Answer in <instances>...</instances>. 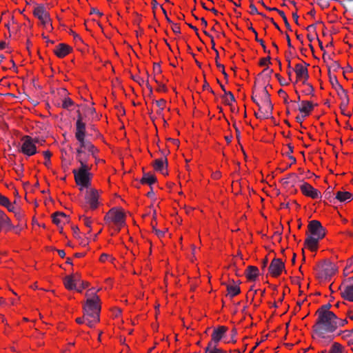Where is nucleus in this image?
Instances as JSON below:
<instances>
[{
	"mask_svg": "<svg viewBox=\"0 0 353 353\" xmlns=\"http://www.w3.org/2000/svg\"><path fill=\"white\" fill-rule=\"evenodd\" d=\"M212 353H227L225 350L219 348L218 346H214Z\"/></svg>",
	"mask_w": 353,
	"mask_h": 353,
	"instance_id": "64",
	"label": "nucleus"
},
{
	"mask_svg": "<svg viewBox=\"0 0 353 353\" xmlns=\"http://www.w3.org/2000/svg\"><path fill=\"white\" fill-rule=\"evenodd\" d=\"M215 61H216V65L217 68L221 70V72L224 75L225 79H228V75L225 70L224 65L223 64H221L220 63H219L218 59H216V57H215Z\"/></svg>",
	"mask_w": 353,
	"mask_h": 353,
	"instance_id": "37",
	"label": "nucleus"
},
{
	"mask_svg": "<svg viewBox=\"0 0 353 353\" xmlns=\"http://www.w3.org/2000/svg\"><path fill=\"white\" fill-rule=\"evenodd\" d=\"M84 150V148L79 145V147L77 149V159L83 155L85 153Z\"/></svg>",
	"mask_w": 353,
	"mask_h": 353,
	"instance_id": "54",
	"label": "nucleus"
},
{
	"mask_svg": "<svg viewBox=\"0 0 353 353\" xmlns=\"http://www.w3.org/2000/svg\"><path fill=\"white\" fill-rule=\"evenodd\" d=\"M77 161L80 163V168H82V163L83 165H84L85 167H90L88 164V158L84 157L83 155L77 158Z\"/></svg>",
	"mask_w": 353,
	"mask_h": 353,
	"instance_id": "38",
	"label": "nucleus"
},
{
	"mask_svg": "<svg viewBox=\"0 0 353 353\" xmlns=\"http://www.w3.org/2000/svg\"><path fill=\"white\" fill-rule=\"evenodd\" d=\"M85 296L88 298L83 307V318H85L86 324L92 327L100 321V298L93 292H87Z\"/></svg>",
	"mask_w": 353,
	"mask_h": 353,
	"instance_id": "1",
	"label": "nucleus"
},
{
	"mask_svg": "<svg viewBox=\"0 0 353 353\" xmlns=\"http://www.w3.org/2000/svg\"><path fill=\"white\" fill-rule=\"evenodd\" d=\"M250 8L251 9L250 14H262L261 12H259L256 8V7L254 6V3H251L250 5Z\"/></svg>",
	"mask_w": 353,
	"mask_h": 353,
	"instance_id": "51",
	"label": "nucleus"
},
{
	"mask_svg": "<svg viewBox=\"0 0 353 353\" xmlns=\"http://www.w3.org/2000/svg\"><path fill=\"white\" fill-rule=\"evenodd\" d=\"M7 202L8 203H5V205H1L6 208L8 211L12 212L14 213L17 211L16 208L12 204L10 203V200L8 198H7Z\"/></svg>",
	"mask_w": 353,
	"mask_h": 353,
	"instance_id": "40",
	"label": "nucleus"
},
{
	"mask_svg": "<svg viewBox=\"0 0 353 353\" xmlns=\"http://www.w3.org/2000/svg\"><path fill=\"white\" fill-rule=\"evenodd\" d=\"M155 103H156L157 105L159 108V110L157 112V113L160 114L161 113V112L163 111V110L164 109L166 101L164 99H161L155 101Z\"/></svg>",
	"mask_w": 353,
	"mask_h": 353,
	"instance_id": "34",
	"label": "nucleus"
},
{
	"mask_svg": "<svg viewBox=\"0 0 353 353\" xmlns=\"http://www.w3.org/2000/svg\"><path fill=\"white\" fill-rule=\"evenodd\" d=\"M270 57L268 56L265 58H262L260 59L259 61V65L260 66H264V65H266L268 64H270L271 63V61H270Z\"/></svg>",
	"mask_w": 353,
	"mask_h": 353,
	"instance_id": "46",
	"label": "nucleus"
},
{
	"mask_svg": "<svg viewBox=\"0 0 353 353\" xmlns=\"http://www.w3.org/2000/svg\"><path fill=\"white\" fill-rule=\"evenodd\" d=\"M157 181V178L154 175L151 174L150 172H143V176L140 180L141 184H148L150 187L153 183Z\"/></svg>",
	"mask_w": 353,
	"mask_h": 353,
	"instance_id": "24",
	"label": "nucleus"
},
{
	"mask_svg": "<svg viewBox=\"0 0 353 353\" xmlns=\"http://www.w3.org/2000/svg\"><path fill=\"white\" fill-rule=\"evenodd\" d=\"M70 276L71 277H72V279H74V281L78 284L79 283L81 282L82 281L81 280V276L78 273H76V274H70Z\"/></svg>",
	"mask_w": 353,
	"mask_h": 353,
	"instance_id": "53",
	"label": "nucleus"
},
{
	"mask_svg": "<svg viewBox=\"0 0 353 353\" xmlns=\"http://www.w3.org/2000/svg\"><path fill=\"white\" fill-rule=\"evenodd\" d=\"M43 156L46 160L44 164L46 166L48 167L50 163V157L52 156V154L49 150H46L43 152Z\"/></svg>",
	"mask_w": 353,
	"mask_h": 353,
	"instance_id": "36",
	"label": "nucleus"
},
{
	"mask_svg": "<svg viewBox=\"0 0 353 353\" xmlns=\"http://www.w3.org/2000/svg\"><path fill=\"white\" fill-rule=\"evenodd\" d=\"M318 317L312 327L314 332H325L332 334L336 330V314H317Z\"/></svg>",
	"mask_w": 353,
	"mask_h": 353,
	"instance_id": "4",
	"label": "nucleus"
},
{
	"mask_svg": "<svg viewBox=\"0 0 353 353\" xmlns=\"http://www.w3.org/2000/svg\"><path fill=\"white\" fill-rule=\"evenodd\" d=\"M80 218L83 219V223L85 224V225L90 228V230L88 232H90L91 225H92V221H91L90 218L85 216H82Z\"/></svg>",
	"mask_w": 353,
	"mask_h": 353,
	"instance_id": "41",
	"label": "nucleus"
},
{
	"mask_svg": "<svg viewBox=\"0 0 353 353\" xmlns=\"http://www.w3.org/2000/svg\"><path fill=\"white\" fill-rule=\"evenodd\" d=\"M132 79L137 81L140 85H142L145 83V81L139 77L132 76Z\"/></svg>",
	"mask_w": 353,
	"mask_h": 353,
	"instance_id": "58",
	"label": "nucleus"
},
{
	"mask_svg": "<svg viewBox=\"0 0 353 353\" xmlns=\"http://www.w3.org/2000/svg\"><path fill=\"white\" fill-rule=\"evenodd\" d=\"M227 330V327L223 325H220L214 328L212 333V339L210 343L215 346H218L219 343L225 336Z\"/></svg>",
	"mask_w": 353,
	"mask_h": 353,
	"instance_id": "12",
	"label": "nucleus"
},
{
	"mask_svg": "<svg viewBox=\"0 0 353 353\" xmlns=\"http://www.w3.org/2000/svg\"><path fill=\"white\" fill-rule=\"evenodd\" d=\"M152 231L155 233V234L159 238H161L162 236H164V234H165L164 231H162V230H158V228H156V227L153 223H152Z\"/></svg>",
	"mask_w": 353,
	"mask_h": 353,
	"instance_id": "44",
	"label": "nucleus"
},
{
	"mask_svg": "<svg viewBox=\"0 0 353 353\" xmlns=\"http://www.w3.org/2000/svg\"><path fill=\"white\" fill-rule=\"evenodd\" d=\"M90 14H98L99 17H101L103 16V13L101 12L98 9L95 8H91V10H90Z\"/></svg>",
	"mask_w": 353,
	"mask_h": 353,
	"instance_id": "62",
	"label": "nucleus"
},
{
	"mask_svg": "<svg viewBox=\"0 0 353 353\" xmlns=\"http://www.w3.org/2000/svg\"><path fill=\"white\" fill-rule=\"evenodd\" d=\"M50 21H51L50 17H47L46 19L41 20V23L46 28H47L48 26H49L52 28V24L50 23Z\"/></svg>",
	"mask_w": 353,
	"mask_h": 353,
	"instance_id": "49",
	"label": "nucleus"
},
{
	"mask_svg": "<svg viewBox=\"0 0 353 353\" xmlns=\"http://www.w3.org/2000/svg\"><path fill=\"white\" fill-rule=\"evenodd\" d=\"M329 353H343V347L339 343H334Z\"/></svg>",
	"mask_w": 353,
	"mask_h": 353,
	"instance_id": "32",
	"label": "nucleus"
},
{
	"mask_svg": "<svg viewBox=\"0 0 353 353\" xmlns=\"http://www.w3.org/2000/svg\"><path fill=\"white\" fill-rule=\"evenodd\" d=\"M63 284L65 288L68 290H73L77 289V283L70 275L65 276L63 279Z\"/></svg>",
	"mask_w": 353,
	"mask_h": 353,
	"instance_id": "26",
	"label": "nucleus"
},
{
	"mask_svg": "<svg viewBox=\"0 0 353 353\" xmlns=\"http://www.w3.org/2000/svg\"><path fill=\"white\" fill-rule=\"evenodd\" d=\"M52 222L57 225L58 227H59V225L61 224V219H59V216L56 215L54 213L52 214Z\"/></svg>",
	"mask_w": 353,
	"mask_h": 353,
	"instance_id": "52",
	"label": "nucleus"
},
{
	"mask_svg": "<svg viewBox=\"0 0 353 353\" xmlns=\"http://www.w3.org/2000/svg\"><path fill=\"white\" fill-rule=\"evenodd\" d=\"M72 232H73V235L75 238H79V229L77 226L74 225V226H72Z\"/></svg>",
	"mask_w": 353,
	"mask_h": 353,
	"instance_id": "59",
	"label": "nucleus"
},
{
	"mask_svg": "<svg viewBox=\"0 0 353 353\" xmlns=\"http://www.w3.org/2000/svg\"><path fill=\"white\" fill-rule=\"evenodd\" d=\"M331 307H332V305L330 303L323 305L317 310L316 314H326V315L329 314L331 316H332V314H335L333 312H331L330 310Z\"/></svg>",
	"mask_w": 353,
	"mask_h": 353,
	"instance_id": "29",
	"label": "nucleus"
},
{
	"mask_svg": "<svg viewBox=\"0 0 353 353\" xmlns=\"http://www.w3.org/2000/svg\"><path fill=\"white\" fill-rule=\"evenodd\" d=\"M104 221L109 225L113 223L115 230L119 232L125 224V214L121 210L112 208L105 215Z\"/></svg>",
	"mask_w": 353,
	"mask_h": 353,
	"instance_id": "6",
	"label": "nucleus"
},
{
	"mask_svg": "<svg viewBox=\"0 0 353 353\" xmlns=\"http://www.w3.org/2000/svg\"><path fill=\"white\" fill-rule=\"evenodd\" d=\"M237 334V331L235 328H233L231 331V342L232 343H235L236 342V340L234 339V337L236 336Z\"/></svg>",
	"mask_w": 353,
	"mask_h": 353,
	"instance_id": "60",
	"label": "nucleus"
},
{
	"mask_svg": "<svg viewBox=\"0 0 353 353\" xmlns=\"http://www.w3.org/2000/svg\"><path fill=\"white\" fill-rule=\"evenodd\" d=\"M272 112V110H270L267 107V108H265L264 110H261V117H263V119H268V118L271 117Z\"/></svg>",
	"mask_w": 353,
	"mask_h": 353,
	"instance_id": "39",
	"label": "nucleus"
},
{
	"mask_svg": "<svg viewBox=\"0 0 353 353\" xmlns=\"http://www.w3.org/2000/svg\"><path fill=\"white\" fill-rule=\"evenodd\" d=\"M310 235L305 240V245L311 251H316L318 248L319 242L325 236V229L321 222L317 220H312L308 224Z\"/></svg>",
	"mask_w": 353,
	"mask_h": 353,
	"instance_id": "3",
	"label": "nucleus"
},
{
	"mask_svg": "<svg viewBox=\"0 0 353 353\" xmlns=\"http://www.w3.org/2000/svg\"><path fill=\"white\" fill-rule=\"evenodd\" d=\"M220 87L222 89V90L224 92L225 95L230 97L231 101L234 102L236 101L234 94L230 91H226L225 86L222 83H220Z\"/></svg>",
	"mask_w": 353,
	"mask_h": 353,
	"instance_id": "42",
	"label": "nucleus"
},
{
	"mask_svg": "<svg viewBox=\"0 0 353 353\" xmlns=\"http://www.w3.org/2000/svg\"><path fill=\"white\" fill-rule=\"evenodd\" d=\"M303 63L305 64V66H303L302 64L297 63L294 69V72H296V77L299 80H301V79L309 78L308 70L307 69V66H308L309 64L307 63L306 62Z\"/></svg>",
	"mask_w": 353,
	"mask_h": 353,
	"instance_id": "16",
	"label": "nucleus"
},
{
	"mask_svg": "<svg viewBox=\"0 0 353 353\" xmlns=\"http://www.w3.org/2000/svg\"><path fill=\"white\" fill-rule=\"evenodd\" d=\"M33 14L40 21L43 19H46L47 17H50L49 13L47 12L43 5L40 4L34 7L33 10Z\"/></svg>",
	"mask_w": 353,
	"mask_h": 353,
	"instance_id": "18",
	"label": "nucleus"
},
{
	"mask_svg": "<svg viewBox=\"0 0 353 353\" xmlns=\"http://www.w3.org/2000/svg\"><path fill=\"white\" fill-rule=\"evenodd\" d=\"M315 335L317 336L318 343L322 346H327L334 339V335L331 334H327L325 332H314Z\"/></svg>",
	"mask_w": 353,
	"mask_h": 353,
	"instance_id": "14",
	"label": "nucleus"
},
{
	"mask_svg": "<svg viewBox=\"0 0 353 353\" xmlns=\"http://www.w3.org/2000/svg\"><path fill=\"white\" fill-rule=\"evenodd\" d=\"M23 144L19 151L28 157L32 156L37 153V147L35 143L39 142L38 139H32L30 136H24L22 138Z\"/></svg>",
	"mask_w": 353,
	"mask_h": 353,
	"instance_id": "8",
	"label": "nucleus"
},
{
	"mask_svg": "<svg viewBox=\"0 0 353 353\" xmlns=\"http://www.w3.org/2000/svg\"><path fill=\"white\" fill-rule=\"evenodd\" d=\"M164 157L157 159L152 163V165L154 170L159 172H163V170L168 168V160L165 157V154L162 152Z\"/></svg>",
	"mask_w": 353,
	"mask_h": 353,
	"instance_id": "19",
	"label": "nucleus"
},
{
	"mask_svg": "<svg viewBox=\"0 0 353 353\" xmlns=\"http://www.w3.org/2000/svg\"><path fill=\"white\" fill-rule=\"evenodd\" d=\"M284 268L285 263L280 259L274 258L271 261L268 270L272 276L277 277L281 274Z\"/></svg>",
	"mask_w": 353,
	"mask_h": 353,
	"instance_id": "11",
	"label": "nucleus"
},
{
	"mask_svg": "<svg viewBox=\"0 0 353 353\" xmlns=\"http://www.w3.org/2000/svg\"><path fill=\"white\" fill-rule=\"evenodd\" d=\"M302 193L312 199H318L321 197V193L318 190L314 188L310 184L307 183H303L301 187Z\"/></svg>",
	"mask_w": 353,
	"mask_h": 353,
	"instance_id": "13",
	"label": "nucleus"
},
{
	"mask_svg": "<svg viewBox=\"0 0 353 353\" xmlns=\"http://www.w3.org/2000/svg\"><path fill=\"white\" fill-rule=\"evenodd\" d=\"M353 259H349L347 260V265L343 270V274L345 276H347L350 273L353 272Z\"/></svg>",
	"mask_w": 353,
	"mask_h": 353,
	"instance_id": "31",
	"label": "nucleus"
},
{
	"mask_svg": "<svg viewBox=\"0 0 353 353\" xmlns=\"http://www.w3.org/2000/svg\"><path fill=\"white\" fill-rule=\"evenodd\" d=\"M70 34H72L74 37V39L76 40V41H82L81 40V38L80 37V36L79 34H77L76 32H74V31L72 30H70Z\"/></svg>",
	"mask_w": 353,
	"mask_h": 353,
	"instance_id": "63",
	"label": "nucleus"
},
{
	"mask_svg": "<svg viewBox=\"0 0 353 353\" xmlns=\"http://www.w3.org/2000/svg\"><path fill=\"white\" fill-rule=\"evenodd\" d=\"M278 93L280 96L282 97V98H283L284 103L285 104H288L289 102L288 101V94H286V92L283 90L281 89L279 90Z\"/></svg>",
	"mask_w": 353,
	"mask_h": 353,
	"instance_id": "50",
	"label": "nucleus"
},
{
	"mask_svg": "<svg viewBox=\"0 0 353 353\" xmlns=\"http://www.w3.org/2000/svg\"><path fill=\"white\" fill-rule=\"evenodd\" d=\"M316 2L323 9L330 6V0H317Z\"/></svg>",
	"mask_w": 353,
	"mask_h": 353,
	"instance_id": "45",
	"label": "nucleus"
},
{
	"mask_svg": "<svg viewBox=\"0 0 353 353\" xmlns=\"http://www.w3.org/2000/svg\"><path fill=\"white\" fill-rule=\"evenodd\" d=\"M314 105H314L311 101H302L301 105L299 107V110L301 113L305 114V116H308L313 110Z\"/></svg>",
	"mask_w": 353,
	"mask_h": 353,
	"instance_id": "21",
	"label": "nucleus"
},
{
	"mask_svg": "<svg viewBox=\"0 0 353 353\" xmlns=\"http://www.w3.org/2000/svg\"><path fill=\"white\" fill-rule=\"evenodd\" d=\"M275 77H276V78L279 80V83H280V84H281V85H283H283H287L288 84V82H286V81H285V79H283L281 77V75H280L279 74H275Z\"/></svg>",
	"mask_w": 353,
	"mask_h": 353,
	"instance_id": "56",
	"label": "nucleus"
},
{
	"mask_svg": "<svg viewBox=\"0 0 353 353\" xmlns=\"http://www.w3.org/2000/svg\"><path fill=\"white\" fill-rule=\"evenodd\" d=\"M321 268L325 279L331 277L336 271L335 265L330 261L327 260H325L322 263Z\"/></svg>",
	"mask_w": 353,
	"mask_h": 353,
	"instance_id": "15",
	"label": "nucleus"
},
{
	"mask_svg": "<svg viewBox=\"0 0 353 353\" xmlns=\"http://www.w3.org/2000/svg\"><path fill=\"white\" fill-rule=\"evenodd\" d=\"M72 51V48L65 43H59L54 49V53L59 57L63 58Z\"/></svg>",
	"mask_w": 353,
	"mask_h": 353,
	"instance_id": "17",
	"label": "nucleus"
},
{
	"mask_svg": "<svg viewBox=\"0 0 353 353\" xmlns=\"http://www.w3.org/2000/svg\"><path fill=\"white\" fill-rule=\"evenodd\" d=\"M90 169L91 167H85L82 164V168H79V170L74 169L72 171L76 183L81 186V190H82V188H88L90 185L92 176L90 172Z\"/></svg>",
	"mask_w": 353,
	"mask_h": 353,
	"instance_id": "7",
	"label": "nucleus"
},
{
	"mask_svg": "<svg viewBox=\"0 0 353 353\" xmlns=\"http://www.w3.org/2000/svg\"><path fill=\"white\" fill-rule=\"evenodd\" d=\"M273 70L272 69H269V68H265L261 74L259 75H261L262 74H264V75L268 78L270 79L271 77V74H272Z\"/></svg>",
	"mask_w": 353,
	"mask_h": 353,
	"instance_id": "48",
	"label": "nucleus"
},
{
	"mask_svg": "<svg viewBox=\"0 0 353 353\" xmlns=\"http://www.w3.org/2000/svg\"><path fill=\"white\" fill-rule=\"evenodd\" d=\"M203 90H209L211 93H212L213 94H214V92L212 90V88H210V85H209V83L205 81H204V84L203 85Z\"/></svg>",
	"mask_w": 353,
	"mask_h": 353,
	"instance_id": "61",
	"label": "nucleus"
},
{
	"mask_svg": "<svg viewBox=\"0 0 353 353\" xmlns=\"http://www.w3.org/2000/svg\"><path fill=\"white\" fill-rule=\"evenodd\" d=\"M73 104H74L73 101L70 98L67 97V98H65L63 101L62 108L64 109H67L69 107L72 106Z\"/></svg>",
	"mask_w": 353,
	"mask_h": 353,
	"instance_id": "35",
	"label": "nucleus"
},
{
	"mask_svg": "<svg viewBox=\"0 0 353 353\" xmlns=\"http://www.w3.org/2000/svg\"><path fill=\"white\" fill-rule=\"evenodd\" d=\"M329 79L332 88L337 92L338 96L341 99V103L340 105V109L341 113L348 117H351V113L345 112V108L347 106L350 99L347 94V92L343 88L339 83L337 77L335 75H332L330 70L328 71Z\"/></svg>",
	"mask_w": 353,
	"mask_h": 353,
	"instance_id": "5",
	"label": "nucleus"
},
{
	"mask_svg": "<svg viewBox=\"0 0 353 353\" xmlns=\"http://www.w3.org/2000/svg\"><path fill=\"white\" fill-rule=\"evenodd\" d=\"M223 285H225L228 291V295L230 298H233L241 292L240 287L237 284L232 285L223 283Z\"/></svg>",
	"mask_w": 353,
	"mask_h": 353,
	"instance_id": "23",
	"label": "nucleus"
},
{
	"mask_svg": "<svg viewBox=\"0 0 353 353\" xmlns=\"http://www.w3.org/2000/svg\"><path fill=\"white\" fill-rule=\"evenodd\" d=\"M77 118L75 125V138L78 141L79 145L84 148L90 154L97 159L96 154L98 153V149L88 139L86 136V123L85 116H83L79 110L77 111Z\"/></svg>",
	"mask_w": 353,
	"mask_h": 353,
	"instance_id": "2",
	"label": "nucleus"
},
{
	"mask_svg": "<svg viewBox=\"0 0 353 353\" xmlns=\"http://www.w3.org/2000/svg\"><path fill=\"white\" fill-rule=\"evenodd\" d=\"M335 199L340 202L350 201L353 199V194L349 192H337Z\"/></svg>",
	"mask_w": 353,
	"mask_h": 353,
	"instance_id": "25",
	"label": "nucleus"
},
{
	"mask_svg": "<svg viewBox=\"0 0 353 353\" xmlns=\"http://www.w3.org/2000/svg\"><path fill=\"white\" fill-rule=\"evenodd\" d=\"M333 189L331 187L327 188V189L324 192L323 196L325 199L330 200L332 201V199H335L332 196Z\"/></svg>",
	"mask_w": 353,
	"mask_h": 353,
	"instance_id": "33",
	"label": "nucleus"
},
{
	"mask_svg": "<svg viewBox=\"0 0 353 353\" xmlns=\"http://www.w3.org/2000/svg\"><path fill=\"white\" fill-rule=\"evenodd\" d=\"M172 30L175 34H180L181 33V29L179 27V25L178 23H174L172 22Z\"/></svg>",
	"mask_w": 353,
	"mask_h": 353,
	"instance_id": "55",
	"label": "nucleus"
},
{
	"mask_svg": "<svg viewBox=\"0 0 353 353\" xmlns=\"http://www.w3.org/2000/svg\"><path fill=\"white\" fill-rule=\"evenodd\" d=\"M335 321H336V329L339 327H343L344 326L345 324L347 323V321L346 319H339L337 317V316L336 315V319H335Z\"/></svg>",
	"mask_w": 353,
	"mask_h": 353,
	"instance_id": "43",
	"label": "nucleus"
},
{
	"mask_svg": "<svg viewBox=\"0 0 353 353\" xmlns=\"http://www.w3.org/2000/svg\"><path fill=\"white\" fill-rule=\"evenodd\" d=\"M245 274L249 281H255L259 275V270L256 266L249 265L245 271Z\"/></svg>",
	"mask_w": 353,
	"mask_h": 353,
	"instance_id": "20",
	"label": "nucleus"
},
{
	"mask_svg": "<svg viewBox=\"0 0 353 353\" xmlns=\"http://www.w3.org/2000/svg\"><path fill=\"white\" fill-rule=\"evenodd\" d=\"M214 346L215 345L209 342L208 346L205 349V353H212Z\"/></svg>",
	"mask_w": 353,
	"mask_h": 353,
	"instance_id": "57",
	"label": "nucleus"
},
{
	"mask_svg": "<svg viewBox=\"0 0 353 353\" xmlns=\"http://www.w3.org/2000/svg\"><path fill=\"white\" fill-rule=\"evenodd\" d=\"M0 225L6 231H8L13 228L10 219L7 216L4 212L1 210H0Z\"/></svg>",
	"mask_w": 353,
	"mask_h": 353,
	"instance_id": "22",
	"label": "nucleus"
},
{
	"mask_svg": "<svg viewBox=\"0 0 353 353\" xmlns=\"http://www.w3.org/2000/svg\"><path fill=\"white\" fill-rule=\"evenodd\" d=\"M297 179H298V176L295 173H290V174H288L286 177L283 178L281 180V182L285 185H288L290 183H292V185H294V184L296 183Z\"/></svg>",
	"mask_w": 353,
	"mask_h": 353,
	"instance_id": "28",
	"label": "nucleus"
},
{
	"mask_svg": "<svg viewBox=\"0 0 353 353\" xmlns=\"http://www.w3.org/2000/svg\"><path fill=\"white\" fill-rule=\"evenodd\" d=\"M350 283L345 285H340L339 289L341 290V296L347 301L353 302V276L348 278L346 280Z\"/></svg>",
	"mask_w": 353,
	"mask_h": 353,
	"instance_id": "9",
	"label": "nucleus"
},
{
	"mask_svg": "<svg viewBox=\"0 0 353 353\" xmlns=\"http://www.w3.org/2000/svg\"><path fill=\"white\" fill-rule=\"evenodd\" d=\"M80 283V287L79 288H77V289H75L78 292H81L83 289H85L86 288H88L89 286V283L88 282H86V281H81L79 283Z\"/></svg>",
	"mask_w": 353,
	"mask_h": 353,
	"instance_id": "47",
	"label": "nucleus"
},
{
	"mask_svg": "<svg viewBox=\"0 0 353 353\" xmlns=\"http://www.w3.org/2000/svg\"><path fill=\"white\" fill-rule=\"evenodd\" d=\"M99 198V192L96 189H91L90 191H87L85 195L86 203L90 205V208L92 210H95L98 208Z\"/></svg>",
	"mask_w": 353,
	"mask_h": 353,
	"instance_id": "10",
	"label": "nucleus"
},
{
	"mask_svg": "<svg viewBox=\"0 0 353 353\" xmlns=\"http://www.w3.org/2000/svg\"><path fill=\"white\" fill-rule=\"evenodd\" d=\"M263 96L262 97L263 102L266 105V107L268 108L270 110H273V104L271 102L270 100V94H269L268 91L267 90V88L264 87L263 89Z\"/></svg>",
	"mask_w": 353,
	"mask_h": 353,
	"instance_id": "27",
	"label": "nucleus"
},
{
	"mask_svg": "<svg viewBox=\"0 0 353 353\" xmlns=\"http://www.w3.org/2000/svg\"><path fill=\"white\" fill-rule=\"evenodd\" d=\"M259 3H261V5L265 8V9H267L268 10H270V11H276L279 13V14L282 17L283 20L285 19L287 17L284 13V12H283L282 10H280L279 9H277L276 8H270V7H268L265 3L263 1V0H259Z\"/></svg>",
	"mask_w": 353,
	"mask_h": 353,
	"instance_id": "30",
	"label": "nucleus"
}]
</instances>
